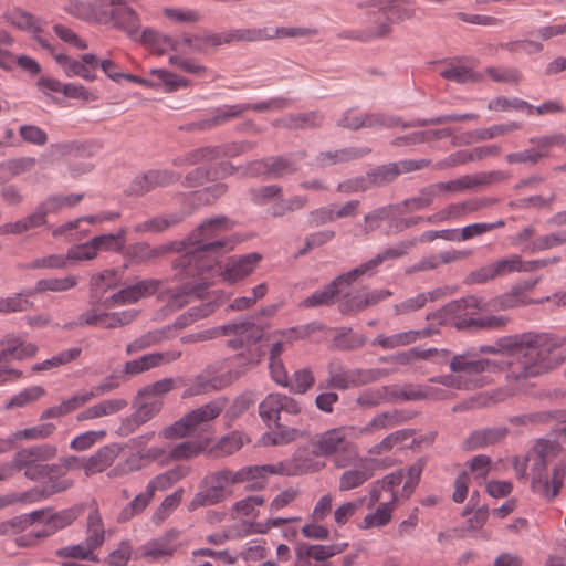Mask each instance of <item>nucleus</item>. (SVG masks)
I'll return each instance as SVG.
<instances>
[{
    "instance_id": "nucleus-1",
    "label": "nucleus",
    "mask_w": 566,
    "mask_h": 566,
    "mask_svg": "<svg viewBox=\"0 0 566 566\" xmlns=\"http://www.w3.org/2000/svg\"><path fill=\"white\" fill-rule=\"evenodd\" d=\"M565 344L566 338L551 334H524L501 337L493 345H482L479 353L507 355L506 378L522 382L559 366L564 361L560 347Z\"/></svg>"
},
{
    "instance_id": "nucleus-2",
    "label": "nucleus",
    "mask_w": 566,
    "mask_h": 566,
    "mask_svg": "<svg viewBox=\"0 0 566 566\" xmlns=\"http://www.w3.org/2000/svg\"><path fill=\"white\" fill-rule=\"evenodd\" d=\"M233 226V221L223 216L198 226L186 239L190 249L174 261L175 276L184 282L200 276L207 283L217 259L226 250L233 249V242L224 237Z\"/></svg>"
},
{
    "instance_id": "nucleus-3",
    "label": "nucleus",
    "mask_w": 566,
    "mask_h": 566,
    "mask_svg": "<svg viewBox=\"0 0 566 566\" xmlns=\"http://www.w3.org/2000/svg\"><path fill=\"white\" fill-rule=\"evenodd\" d=\"M304 464L297 459H287L276 464L248 465L238 471L228 469L207 474L199 485V491L189 503L190 510L212 506L232 495L231 485L247 482L249 491L264 488V480L273 474L300 475L305 473Z\"/></svg>"
},
{
    "instance_id": "nucleus-4",
    "label": "nucleus",
    "mask_w": 566,
    "mask_h": 566,
    "mask_svg": "<svg viewBox=\"0 0 566 566\" xmlns=\"http://www.w3.org/2000/svg\"><path fill=\"white\" fill-rule=\"evenodd\" d=\"M219 336L228 337L226 346L238 352L231 359V377L240 378L260 364L264 349L258 345L264 334V327L254 321L245 319L218 326Z\"/></svg>"
},
{
    "instance_id": "nucleus-5",
    "label": "nucleus",
    "mask_w": 566,
    "mask_h": 566,
    "mask_svg": "<svg viewBox=\"0 0 566 566\" xmlns=\"http://www.w3.org/2000/svg\"><path fill=\"white\" fill-rule=\"evenodd\" d=\"M536 459L531 468V490L552 501L558 494L566 475V459L558 443L539 439L534 447Z\"/></svg>"
},
{
    "instance_id": "nucleus-6",
    "label": "nucleus",
    "mask_w": 566,
    "mask_h": 566,
    "mask_svg": "<svg viewBox=\"0 0 566 566\" xmlns=\"http://www.w3.org/2000/svg\"><path fill=\"white\" fill-rule=\"evenodd\" d=\"M354 439V427L333 428L313 439L312 452L316 457H333L335 467L347 468L358 460V448Z\"/></svg>"
},
{
    "instance_id": "nucleus-7",
    "label": "nucleus",
    "mask_w": 566,
    "mask_h": 566,
    "mask_svg": "<svg viewBox=\"0 0 566 566\" xmlns=\"http://www.w3.org/2000/svg\"><path fill=\"white\" fill-rule=\"evenodd\" d=\"M57 453V449L49 443L36 444L22 448L12 457L11 465L13 475L15 472H23L27 479L38 481L45 478L50 471L56 470V464H46L45 462L53 459Z\"/></svg>"
},
{
    "instance_id": "nucleus-8",
    "label": "nucleus",
    "mask_w": 566,
    "mask_h": 566,
    "mask_svg": "<svg viewBox=\"0 0 566 566\" xmlns=\"http://www.w3.org/2000/svg\"><path fill=\"white\" fill-rule=\"evenodd\" d=\"M261 259L262 256L259 253L252 252L244 255L230 256L227 259L223 266L219 265L217 262L214 269L208 274L207 283H205L200 276L185 281L186 292H192L199 295L202 290L209 285L214 273L220 274L223 280L229 283H235L251 274Z\"/></svg>"
},
{
    "instance_id": "nucleus-9",
    "label": "nucleus",
    "mask_w": 566,
    "mask_h": 566,
    "mask_svg": "<svg viewBox=\"0 0 566 566\" xmlns=\"http://www.w3.org/2000/svg\"><path fill=\"white\" fill-rule=\"evenodd\" d=\"M328 379L325 385L319 384L318 388H334L346 390L354 387L375 382L389 374L387 369H346L339 361H331L327 367Z\"/></svg>"
},
{
    "instance_id": "nucleus-10",
    "label": "nucleus",
    "mask_w": 566,
    "mask_h": 566,
    "mask_svg": "<svg viewBox=\"0 0 566 566\" xmlns=\"http://www.w3.org/2000/svg\"><path fill=\"white\" fill-rule=\"evenodd\" d=\"M227 400L218 398L191 410L161 432L166 439L184 438L191 434L197 427L216 419L224 409Z\"/></svg>"
},
{
    "instance_id": "nucleus-11",
    "label": "nucleus",
    "mask_w": 566,
    "mask_h": 566,
    "mask_svg": "<svg viewBox=\"0 0 566 566\" xmlns=\"http://www.w3.org/2000/svg\"><path fill=\"white\" fill-rule=\"evenodd\" d=\"M302 412V405L293 397L273 392L269 394L259 405V415L263 421L281 426L293 422L292 418Z\"/></svg>"
},
{
    "instance_id": "nucleus-12",
    "label": "nucleus",
    "mask_w": 566,
    "mask_h": 566,
    "mask_svg": "<svg viewBox=\"0 0 566 566\" xmlns=\"http://www.w3.org/2000/svg\"><path fill=\"white\" fill-rule=\"evenodd\" d=\"M485 304L475 295H468L446 304L436 314L443 324H450L458 331H471V327H461L463 321H474L473 315L484 311Z\"/></svg>"
},
{
    "instance_id": "nucleus-13",
    "label": "nucleus",
    "mask_w": 566,
    "mask_h": 566,
    "mask_svg": "<svg viewBox=\"0 0 566 566\" xmlns=\"http://www.w3.org/2000/svg\"><path fill=\"white\" fill-rule=\"evenodd\" d=\"M366 15L373 20V24L361 30H347L338 34L342 39L359 42H369L377 39H384L392 32L394 19L387 13H379L377 8H368Z\"/></svg>"
},
{
    "instance_id": "nucleus-14",
    "label": "nucleus",
    "mask_w": 566,
    "mask_h": 566,
    "mask_svg": "<svg viewBox=\"0 0 566 566\" xmlns=\"http://www.w3.org/2000/svg\"><path fill=\"white\" fill-rule=\"evenodd\" d=\"M179 531L171 528L140 547V556L150 563H166L180 547Z\"/></svg>"
},
{
    "instance_id": "nucleus-15",
    "label": "nucleus",
    "mask_w": 566,
    "mask_h": 566,
    "mask_svg": "<svg viewBox=\"0 0 566 566\" xmlns=\"http://www.w3.org/2000/svg\"><path fill=\"white\" fill-rule=\"evenodd\" d=\"M359 279L355 269L342 273L336 276L331 283L326 284L323 290L315 291L306 297L302 305L304 307L329 306L334 304L335 298L340 295L344 286H349Z\"/></svg>"
},
{
    "instance_id": "nucleus-16",
    "label": "nucleus",
    "mask_w": 566,
    "mask_h": 566,
    "mask_svg": "<svg viewBox=\"0 0 566 566\" xmlns=\"http://www.w3.org/2000/svg\"><path fill=\"white\" fill-rule=\"evenodd\" d=\"M56 63L63 69L69 77L80 76L88 82L96 78V69L98 67V59L95 54L86 53L81 55V60H74L66 54H55Z\"/></svg>"
},
{
    "instance_id": "nucleus-17",
    "label": "nucleus",
    "mask_w": 566,
    "mask_h": 566,
    "mask_svg": "<svg viewBox=\"0 0 566 566\" xmlns=\"http://www.w3.org/2000/svg\"><path fill=\"white\" fill-rule=\"evenodd\" d=\"M164 285L163 280L146 279L114 293L109 301L114 305L134 304L144 297L154 295Z\"/></svg>"
},
{
    "instance_id": "nucleus-18",
    "label": "nucleus",
    "mask_w": 566,
    "mask_h": 566,
    "mask_svg": "<svg viewBox=\"0 0 566 566\" xmlns=\"http://www.w3.org/2000/svg\"><path fill=\"white\" fill-rule=\"evenodd\" d=\"M417 243L418 240L416 238L400 241L396 245L379 252L373 259L359 264L355 268V271H357L359 277L364 275L371 276L376 272L377 268L385 261L395 260L406 255Z\"/></svg>"
},
{
    "instance_id": "nucleus-19",
    "label": "nucleus",
    "mask_w": 566,
    "mask_h": 566,
    "mask_svg": "<svg viewBox=\"0 0 566 566\" xmlns=\"http://www.w3.org/2000/svg\"><path fill=\"white\" fill-rule=\"evenodd\" d=\"M391 294L389 290H375L364 295L347 292L338 297V308L343 314L363 311L386 300Z\"/></svg>"
},
{
    "instance_id": "nucleus-20",
    "label": "nucleus",
    "mask_w": 566,
    "mask_h": 566,
    "mask_svg": "<svg viewBox=\"0 0 566 566\" xmlns=\"http://www.w3.org/2000/svg\"><path fill=\"white\" fill-rule=\"evenodd\" d=\"M179 250L180 243L176 241L156 247H151L147 242H137L128 247L127 254L135 263H147Z\"/></svg>"
},
{
    "instance_id": "nucleus-21",
    "label": "nucleus",
    "mask_w": 566,
    "mask_h": 566,
    "mask_svg": "<svg viewBox=\"0 0 566 566\" xmlns=\"http://www.w3.org/2000/svg\"><path fill=\"white\" fill-rule=\"evenodd\" d=\"M122 447L117 443L101 447L94 454L82 461V469L86 476L105 471L120 454Z\"/></svg>"
},
{
    "instance_id": "nucleus-22",
    "label": "nucleus",
    "mask_w": 566,
    "mask_h": 566,
    "mask_svg": "<svg viewBox=\"0 0 566 566\" xmlns=\"http://www.w3.org/2000/svg\"><path fill=\"white\" fill-rule=\"evenodd\" d=\"M45 478H48V480L43 483L41 489H35L30 493H24L19 500L28 501L33 495H39V497H49L53 494L69 490L74 484V481L67 478L65 472L62 471V468L57 464L56 470L50 471Z\"/></svg>"
},
{
    "instance_id": "nucleus-23",
    "label": "nucleus",
    "mask_w": 566,
    "mask_h": 566,
    "mask_svg": "<svg viewBox=\"0 0 566 566\" xmlns=\"http://www.w3.org/2000/svg\"><path fill=\"white\" fill-rule=\"evenodd\" d=\"M354 465V469L346 470L340 475L338 484L340 491L359 488L374 474V460L358 458Z\"/></svg>"
},
{
    "instance_id": "nucleus-24",
    "label": "nucleus",
    "mask_w": 566,
    "mask_h": 566,
    "mask_svg": "<svg viewBox=\"0 0 566 566\" xmlns=\"http://www.w3.org/2000/svg\"><path fill=\"white\" fill-rule=\"evenodd\" d=\"M447 67L440 72V76L447 81L458 84L482 82L484 75L474 71L473 66L465 63L464 59H458L446 62Z\"/></svg>"
},
{
    "instance_id": "nucleus-25",
    "label": "nucleus",
    "mask_w": 566,
    "mask_h": 566,
    "mask_svg": "<svg viewBox=\"0 0 566 566\" xmlns=\"http://www.w3.org/2000/svg\"><path fill=\"white\" fill-rule=\"evenodd\" d=\"M496 277L514 272H533L548 265L547 260L524 261L521 255L513 254L492 263Z\"/></svg>"
},
{
    "instance_id": "nucleus-26",
    "label": "nucleus",
    "mask_w": 566,
    "mask_h": 566,
    "mask_svg": "<svg viewBox=\"0 0 566 566\" xmlns=\"http://www.w3.org/2000/svg\"><path fill=\"white\" fill-rule=\"evenodd\" d=\"M103 13L105 14L106 21L102 22V24L112 23L114 28L120 29L129 35L137 33L139 20L132 8L119 6L111 10H104Z\"/></svg>"
},
{
    "instance_id": "nucleus-27",
    "label": "nucleus",
    "mask_w": 566,
    "mask_h": 566,
    "mask_svg": "<svg viewBox=\"0 0 566 566\" xmlns=\"http://www.w3.org/2000/svg\"><path fill=\"white\" fill-rule=\"evenodd\" d=\"M325 116L318 111L306 113H291L286 116L275 119L272 125L286 129H308L323 125Z\"/></svg>"
},
{
    "instance_id": "nucleus-28",
    "label": "nucleus",
    "mask_w": 566,
    "mask_h": 566,
    "mask_svg": "<svg viewBox=\"0 0 566 566\" xmlns=\"http://www.w3.org/2000/svg\"><path fill=\"white\" fill-rule=\"evenodd\" d=\"M369 153L370 149L367 147H347L337 150H327L319 153L315 158V163L318 167L325 168L363 158Z\"/></svg>"
},
{
    "instance_id": "nucleus-29",
    "label": "nucleus",
    "mask_w": 566,
    "mask_h": 566,
    "mask_svg": "<svg viewBox=\"0 0 566 566\" xmlns=\"http://www.w3.org/2000/svg\"><path fill=\"white\" fill-rule=\"evenodd\" d=\"M106 533L107 531L99 511L97 509L92 510L86 517L85 537L83 542L92 551L96 552L104 545Z\"/></svg>"
},
{
    "instance_id": "nucleus-30",
    "label": "nucleus",
    "mask_w": 566,
    "mask_h": 566,
    "mask_svg": "<svg viewBox=\"0 0 566 566\" xmlns=\"http://www.w3.org/2000/svg\"><path fill=\"white\" fill-rule=\"evenodd\" d=\"M244 108L242 104L219 107L214 109L211 117L191 124V128L207 130L224 125L232 119L240 118L244 114Z\"/></svg>"
},
{
    "instance_id": "nucleus-31",
    "label": "nucleus",
    "mask_w": 566,
    "mask_h": 566,
    "mask_svg": "<svg viewBox=\"0 0 566 566\" xmlns=\"http://www.w3.org/2000/svg\"><path fill=\"white\" fill-rule=\"evenodd\" d=\"M347 547V543L329 544V545H308L302 544L296 548V557L298 559L325 562L328 558L340 554Z\"/></svg>"
},
{
    "instance_id": "nucleus-32",
    "label": "nucleus",
    "mask_w": 566,
    "mask_h": 566,
    "mask_svg": "<svg viewBox=\"0 0 566 566\" xmlns=\"http://www.w3.org/2000/svg\"><path fill=\"white\" fill-rule=\"evenodd\" d=\"M185 218L186 214L184 212H174L164 216H156L154 218L137 223L134 227V231L136 233H160L179 224Z\"/></svg>"
},
{
    "instance_id": "nucleus-33",
    "label": "nucleus",
    "mask_w": 566,
    "mask_h": 566,
    "mask_svg": "<svg viewBox=\"0 0 566 566\" xmlns=\"http://www.w3.org/2000/svg\"><path fill=\"white\" fill-rule=\"evenodd\" d=\"M509 430L504 427L484 428L473 431L464 441L469 450L484 448L495 444L504 439Z\"/></svg>"
},
{
    "instance_id": "nucleus-34",
    "label": "nucleus",
    "mask_w": 566,
    "mask_h": 566,
    "mask_svg": "<svg viewBox=\"0 0 566 566\" xmlns=\"http://www.w3.org/2000/svg\"><path fill=\"white\" fill-rule=\"evenodd\" d=\"M65 11L71 15L87 22L101 23L106 21L103 9L99 8L98 1L85 2L80 0H71L65 7Z\"/></svg>"
},
{
    "instance_id": "nucleus-35",
    "label": "nucleus",
    "mask_w": 566,
    "mask_h": 566,
    "mask_svg": "<svg viewBox=\"0 0 566 566\" xmlns=\"http://www.w3.org/2000/svg\"><path fill=\"white\" fill-rule=\"evenodd\" d=\"M190 472V467L178 464L163 473L157 474L148 482L147 486L154 494L156 491H166L177 482L188 476Z\"/></svg>"
},
{
    "instance_id": "nucleus-36",
    "label": "nucleus",
    "mask_w": 566,
    "mask_h": 566,
    "mask_svg": "<svg viewBox=\"0 0 566 566\" xmlns=\"http://www.w3.org/2000/svg\"><path fill=\"white\" fill-rule=\"evenodd\" d=\"M462 191L473 190L500 184L510 178V175L502 170L482 171L472 175L461 176Z\"/></svg>"
},
{
    "instance_id": "nucleus-37",
    "label": "nucleus",
    "mask_w": 566,
    "mask_h": 566,
    "mask_svg": "<svg viewBox=\"0 0 566 566\" xmlns=\"http://www.w3.org/2000/svg\"><path fill=\"white\" fill-rule=\"evenodd\" d=\"M429 333L427 331H407L397 333L394 335H378L373 342V346H379L384 349H394L400 346L410 345L421 337L428 336Z\"/></svg>"
},
{
    "instance_id": "nucleus-38",
    "label": "nucleus",
    "mask_w": 566,
    "mask_h": 566,
    "mask_svg": "<svg viewBox=\"0 0 566 566\" xmlns=\"http://www.w3.org/2000/svg\"><path fill=\"white\" fill-rule=\"evenodd\" d=\"M565 412L560 410H545L512 416L507 419V421L509 423L515 427H527L541 423H548L552 421H562L565 418Z\"/></svg>"
},
{
    "instance_id": "nucleus-39",
    "label": "nucleus",
    "mask_w": 566,
    "mask_h": 566,
    "mask_svg": "<svg viewBox=\"0 0 566 566\" xmlns=\"http://www.w3.org/2000/svg\"><path fill=\"white\" fill-rule=\"evenodd\" d=\"M119 282L117 272L114 270H104L94 274L90 281L91 304L98 302L102 295L109 289L115 287Z\"/></svg>"
},
{
    "instance_id": "nucleus-40",
    "label": "nucleus",
    "mask_w": 566,
    "mask_h": 566,
    "mask_svg": "<svg viewBox=\"0 0 566 566\" xmlns=\"http://www.w3.org/2000/svg\"><path fill=\"white\" fill-rule=\"evenodd\" d=\"M406 420L403 412L399 410H388L376 415L364 428L361 433H373L385 430L402 423Z\"/></svg>"
},
{
    "instance_id": "nucleus-41",
    "label": "nucleus",
    "mask_w": 566,
    "mask_h": 566,
    "mask_svg": "<svg viewBox=\"0 0 566 566\" xmlns=\"http://www.w3.org/2000/svg\"><path fill=\"white\" fill-rule=\"evenodd\" d=\"M80 515L77 507H69L61 510L55 513H49L45 517V524L43 530L48 533V536L53 535L57 531L71 525Z\"/></svg>"
},
{
    "instance_id": "nucleus-42",
    "label": "nucleus",
    "mask_w": 566,
    "mask_h": 566,
    "mask_svg": "<svg viewBox=\"0 0 566 566\" xmlns=\"http://www.w3.org/2000/svg\"><path fill=\"white\" fill-rule=\"evenodd\" d=\"M78 277L75 275H67L65 277H50L42 279L35 283L33 290H29L27 295H34L45 291L65 292L77 285Z\"/></svg>"
},
{
    "instance_id": "nucleus-43",
    "label": "nucleus",
    "mask_w": 566,
    "mask_h": 566,
    "mask_svg": "<svg viewBox=\"0 0 566 566\" xmlns=\"http://www.w3.org/2000/svg\"><path fill=\"white\" fill-rule=\"evenodd\" d=\"M127 233V228L122 227L116 233H105L93 237L92 239L97 252H120L125 247Z\"/></svg>"
},
{
    "instance_id": "nucleus-44",
    "label": "nucleus",
    "mask_w": 566,
    "mask_h": 566,
    "mask_svg": "<svg viewBox=\"0 0 566 566\" xmlns=\"http://www.w3.org/2000/svg\"><path fill=\"white\" fill-rule=\"evenodd\" d=\"M235 378L231 377V369L228 373V378L212 377L209 378L201 374L197 376L195 382L189 388L190 395H203L211 391L220 390L230 385Z\"/></svg>"
},
{
    "instance_id": "nucleus-45",
    "label": "nucleus",
    "mask_w": 566,
    "mask_h": 566,
    "mask_svg": "<svg viewBox=\"0 0 566 566\" xmlns=\"http://www.w3.org/2000/svg\"><path fill=\"white\" fill-rule=\"evenodd\" d=\"M256 145L258 144L255 142L243 140L210 146L212 160L240 156L242 154L253 150L256 147Z\"/></svg>"
},
{
    "instance_id": "nucleus-46",
    "label": "nucleus",
    "mask_w": 566,
    "mask_h": 566,
    "mask_svg": "<svg viewBox=\"0 0 566 566\" xmlns=\"http://www.w3.org/2000/svg\"><path fill=\"white\" fill-rule=\"evenodd\" d=\"M290 156H270L268 157V178L277 179L285 175L297 171L296 160Z\"/></svg>"
},
{
    "instance_id": "nucleus-47",
    "label": "nucleus",
    "mask_w": 566,
    "mask_h": 566,
    "mask_svg": "<svg viewBox=\"0 0 566 566\" xmlns=\"http://www.w3.org/2000/svg\"><path fill=\"white\" fill-rule=\"evenodd\" d=\"M154 493L148 489L146 485V489L144 492L137 494L118 514L117 521L119 523L127 522L132 520L134 516L142 513L148 504L151 502L154 497Z\"/></svg>"
},
{
    "instance_id": "nucleus-48",
    "label": "nucleus",
    "mask_w": 566,
    "mask_h": 566,
    "mask_svg": "<svg viewBox=\"0 0 566 566\" xmlns=\"http://www.w3.org/2000/svg\"><path fill=\"white\" fill-rule=\"evenodd\" d=\"M483 364L481 359L475 358L474 353H464L454 355L450 361V369L453 373H465L476 375L483 373Z\"/></svg>"
},
{
    "instance_id": "nucleus-49",
    "label": "nucleus",
    "mask_w": 566,
    "mask_h": 566,
    "mask_svg": "<svg viewBox=\"0 0 566 566\" xmlns=\"http://www.w3.org/2000/svg\"><path fill=\"white\" fill-rule=\"evenodd\" d=\"M361 128H392L407 124L399 116L385 113H361Z\"/></svg>"
},
{
    "instance_id": "nucleus-50",
    "label": "nucleus",
    "mask_w": 566,
    "mask_h": 566,
    "mask_svg": "<svg viewBox=\"0 0 566 566\" xmlns=\"http://www.w3.org/2000/svg\"><path fill=\"white\" fill-rule=\"evenodd\" d=\"M163 364V356L157 354H146L139 358L127 361L124 365L123 374L125 376H136Z\"/></svg>"
},
{
    "instance_id": "nucleus-51",
    "label": "nucleus",
    "mask_w": 566,
    "mask_h": 566,
    "mask_svg": "<svg viewBox=\"0 0 566 566\" xmlns=\"http://www.w3.org/2000/svg\"><path fill=\"white\" fill-rule=\"evenodd\" d=\"M369 187H384L398 177V170L392 163L377 166L367 171Z\"/></svg>"
},
{
    "instance_id": "nucleus-52",
    "label": "nucleus",
    "mask_w": 566,
    "mask_h": 566,
    "mask_svg": "<svg viewBox=\"0 0 566 566\" xmlns=\"http://www.w3.org/2000/svg\"><path fill=\"white\" fill-rule=\"evenodd\" d=\"M522 126L523 124L520 122H507L503 124H494L486 128H479L474 132L475 140L483 142L509 135L521 129Z\"/></svg>"
},
{
    "instance_id": "nucleus-53",
    "label": "nucleus",
    "mask_w": 566,
    "mask_h": 566,
    "mask_svg": "<svg viewBox=\"0 0 566 566\" xmlns=\"http://www.w3.org/2000/svg\"><path fill=\"white\" fill-rule=\"evenodd\" d=\"M38 346L32 343L17 342L0 352V364L8 363L13 359H24L36 354Z\"/></svg>"
},
{
    "instance_id": "nucleus-54",
    "label": "nucleus",
    "mask_w": 566,
    "mask_h": 566,
    "mask_svg": "<svg viewBox=\"0 0 566 566\" xmlns=\"http://www.w3.org/2000/svg\"><path fill=\"white\" fill-rule=\"evenodd\" d=\"M55 556L60 558H73L94 563L99 562L97 554L87 547L83 541L78 544L69 545L56 549Z\"/></svg>"
},
{
    "instance_id": "nucleus-55",
    "label": "nucleus",
    "mask_w": 566,
    "mask_h": 566,
    "mask_svg": "<svg viewBox=\"0 0 566 566\" xmlns=\"http://www.w3.org/2000/svg\"><path fill=\"white\" fill-rule=\"evenodd\" d=\"M184 495V489L179 488L174 493L167 495L157 510L153 514V522L155 524H161L181 503Z\"/></svg>"
},
{
    "instance_id": "nucleus-56",
    "label": "nucleus",
    "mask_w": 566,
    "mask_h": 566,
    "mask_svg": "<svg viewBox=\"0 0 566 566\" xmlns=\"http://www.w3.org/2000/svg\"><path fill=\"white\" fill-rule=\"evenodd\" d=\"M46 224L48 219L36 207L32 213L25 216L20 220H17L15 222H11L9 231H12V234H22L24 232H28L40 227H44Z\"/></svg>"
},
{
    "instance_id": "nucleus-57",
    "label": "nucleus",
    "mask_w": 566,
    "mask_h": 566,
    "mask_svg": "<svg viewBox=\"0 0 566 566\" xmlns=\"http://www.w3.org/2000/svg\"><path fill=\"white\" fill-rule=\"evenodd\" d=\"M217 307H218V304L216 302H211V301L207 302V303H201L198 306H192L188 310L187 313L177 317V319L175 322V326L178 328H184L188 324H190L197 319L209 316L217 310Z\"/></svg>"
},
{
    "instance_id": "nucleus-58",
    "label": "nucleus",
    "mask_w": 566,
    "mask_h": 566,
    "mask_svg": "<svg viewBox=\"0 0 566 566\" xmlns=\"http://www.w3.org/2000/svg\"><path fill=\"white\" fill-rule=\"evenodd\" d=\"M307 202L306 196H294L287 199L281 198L269 208V213L275 218L283 217L287 212L303 209Z\"/></svg>"
},
{
    "instance_id": "nucleus-59",
    "label": "nucleus",
    "mask_w": 566,
    "mask_h": 566,
    "mask_svg": "<svg viewBox=\"0 0 566 566\" xmlns=\"http://www.w3.org/2000/svg\"><path fill=\"white\" fill-rule=\"evenodd\" d=\"M413 436V430L410 429H400L395 432H391L387 437H385L379 443L374 446L370 449L371 453L381 454L385 452H389L396 446L403 444L407 440L411 439Z\"/></svg>"
},
{
    "instance_id": "nucleus-60",
    "label": "nucleus",
    "mask_w": 566,
    "mask_h": 566,
    "mask_svg": "<svg viewBox=\"0 0 566 566\" xmlns=\"http://www.w3.org/2000/svg\"><path fill=\"white\" fill-rule=\"evenodd\" d=\"M397 209H399V206L387 205L384 207H379V208L368 212L367 214H365L364 232L366 234H368V233L377 230L380 227L381 222L385 220H388L392 216L394 211Z\"/></svg>"
},
{
    "instance_id": "nucleus-61",
    "label": "nucleus",
    "mask_w": 566,
    "mask_h": 566,
    "mask_svg": "<svg viewBox=\"0 0 566 566\" xmlns=\"http://www.w3.org/2000/svg\"><path fill=\"white\" fill-rule=\"evenodd\" d=\"M54 430L55 426L53 423H43L22 430H17L10 434L12 447L18 440H36L48 438L54 432Z\"/></svg>"
},
{
    "instance_id": "nucleus-62",
    "label": "nucleus",
    "mask_w": 566,
    "mask_h": 566,
    "mask_svg": "<svg viewBox=\"0 0 566 566\" xmlns=\"http://www.w3.org/2000/svg\"><path fill=\"white\" fill-rule=\"evenodd\" d=\"M434 198V187H432V185H429L420 189L418 196L405 199L401 203H398L397 206H399V208L405 207L407 210L410 211H418L429 207L433 202Z\"/></svg>"
},
{
    "instance_id": "nucleus-63",
    "label": "nucleus",
    "mask_w": 566,
    "mask_h": 566,
    "mask_svg": "<svg viewBox=\"0 0 566 566\" xmlns=\"http://www.w3.org/2000/svg\"><path fill=\"white\" fill-rule=\"evenodd\" d=\"M485 73L496 83L518 85L523 78L521 71L516 67L489 66Z\"/></svg>"
},
{
    "instance_id": "nucleus-64",
    "label": "nucleus",
    "mask_w": 566,
    "mask_h": 566,
    "mask_svg": "<svg viewBox=\"0 0 566 566\" xmlns=\"http://www.w3.org/2000/svg\"><path fill=\"white\" fill-rule=\"evenodd\" d=\"M45 395V389L41 386H31L15 396H13L7 403V409H14L24 407L31 402L39 400Z\"/></svg>"
}]
</instances>
